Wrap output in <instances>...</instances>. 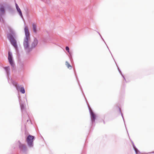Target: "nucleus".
Instances as JSON below:
<instances>
[{
	"mask_svg": "<svg viewBox=\"0 0 154 154\" xmlns=\"http://www.w3.org/2000/svg\"><path fill=\"white\" fill-rule=\"evenodd\" d=\"M132 143L133 144V148L135 151V153L136 154H137L138 153V150L136 148V147L135 146V145H134L133 142H132Z\"/></svg>",
	"mask_w": 154,
	"mask_h": 154,
	"instance_id": "nucleus-13",
	"label": "nucleus"
},
{
	"mask_svg": "<svg viewBox=\"0 0 154 154\" xmlns=\"http://www.w3.org/2000/svg\"><path fill=\"white\" fill-rule=\"evenodd\" d=\"M20 91L22 94H24L25 93V91L23 87H21L20 88Z\"/></svg>",
	"mask_w": 154,
	"mask_h": 154,
	"instance_id": "nucleus-14",
	"label": "nucleus"
},
{
	"mask_svg": "<svg viewBox=\"0 0 154 154\" xmlns=\"http://www.w3.org/2000/svg\"><path fill=\"white\" fill-rule=\"evenodd\" d=\"M15 6H16V7L17 10L18 12L19 13V14L20 15V16L22 18H23V16L22 14V12H21L20 8L19 7L18 5L17 4V3L16 2H15Z\"/></svg>",
	"mask_w": 154,
	"mask_h": 154,
	"instance_id": "nucleus-9",
	"label": "nucleus"
},
{
	"mask_svg": "<svg viewBox=\"0 0 154 154\" xmlns=\"http://www.w3.org/2000/svg\"><path fill=\"white\" fill-rule=\"evenodd\" d=\"M122 117L123 118V115H122Z\"/></svg>",
	"mask_w": 154,
	"mask_h": 154,
	"instance_id": "nucleus-21",
	"label": "nucleus"
},
{
	"mask_svg": "<svg viewBox=\"0 0 154 154\" xmlns=\"http://www.w3.org/2000/svg\"><path fill=\"white\" fill-rule=\"evenodd\" d=\"M19 148L21 151L23 152H25L26 150V147L25 144H22L20 141H19Z\"/></svg>",
	"mask_w": 154,
	"mask_h": 154,
	"instance_id": "nucleus-6",
	"label": "nucleus"
},
{
	"mask_svg": "<svg viewBox=\"0 0 154 154\" xmlns=\"http://www.w3.org/2000/svg\"><path fill=\"white\" fill-rule=\"evenodd\" d=\"M32 27L34 32L36 33H37V30L36 25L34 23H33L32 24Z\"/></svg>",
	"mask_w": 154,
	"mask_h": 154,
	"instance_id": "nucleus-11",
	"label": "nucleus"
},
{
	"mask_svg": "<svg viewBox=\"0 0 154 154\" xmlns=\"http://www.w3.org/2000/svg\"><path fill=\"white\" fill-rule=\"evenodd\" d=\"M66 65L68 68H69L70 67L71 68V69L72 68V66L69 64L67 61H66Z\"/></svg>",
	"mask_w": 154,
	"mask_h": 154,
	"instance_id": "nucleus-15",
	"label": "nucleus"
},
{
	"mask_svg": "<svg viewBox=\"0 0 154 154\" xmlns=\"http://www.w3.org/2000/svg\"><path fill=\"white\" fill-rule=\"evenodd\" d=\"M122 76H123V78H124V79L125 80V79L124 77V76L123 75H122Z\"/></svg>",
	"mask_w": 154,
	"mask_h": 154,
	"instance_id": "nucleus-19",
	"label": "nucleus"
},
{
	"mask_svg": "<svg viewBox=\"0 0 154 154\" xmlns=\"http://www.w3.org/2000/svg\"><path fill=\"white\" fill-rule=\"evenodd\" d=\"M66 49L67 51L69 53V54H70L69 51V47L68 46H66Z\"/></svg>",
	"mask_w": 154,
	"mask_h": 154,
	"instance_id": "nucleus-17",
	"label": "nucleus"
},
{
	"mask_svg": "<svg viewBox=\"0 0 154 154\" xmlns=\"http://www.w3.org/2000/svg\"><path fill=\"white\" fill-rule=\"evenodd\" d=\"M89 111L91 115V121L92 123H93L95 122L96 119V116L90 108L89 109Z\"/></svg>",
	"mask_w": 154,
	"mask_h": 154,
	"instance_id": "nucleus-7",
	"label": "nucleus"
},
{
	"mask_svg": "<svg viewBox=\"0 0 154 154\" xmlns=\"http://www.w3.org/2000/svg\"><path fill=\"white\" fill-rule=\"evenodd\" d=\"M8 60L11 66L13 67H14L15 64L13 60L12 54L10 52H8Z\"/></svg>",
	"mask_w": 154,
	"mask_h": 154,
	"instance_id": "nucleus-5",
	"label": "nucleus"
},
{
	"mask_svg": "<svg viewBox=\"0 0 154 154\" xmlns=\"http://www.w3.org/2000/svg\"><path fill=\"white\" fill-rule=\"evenodd\" d=\"M12 83L13 85L16 87L17 89H18V88L19 87V86L17 85V83L12 80Z\"/></svg>",
	"mask_w": 154,
	"mask_h": 154,
	"instance_id": "nucleus-12",
	"label": "nucleus"
},
{
	"mask_svg": "<svg viewBox=\"0 0 154 154\" xmlns=\"http://www.w3.org/2000/svg\"><path fill=\"white\" fill-rule=\"evenodd\" d=\"M34 138L33 136L30 135H28L26 138V141L28 146L29 147H32L33 146V141Z\"/></svg>",
	"mask_w": 154,
	"mask_h": 154,
	"instance_id": "nucleus-3",
	"label": "nucleus"
},
{
	"mask_svg": "<svg viewBox=\"0 0 154 154\" xmlns=\"http://www.w3.org/2000/svg\"><path fill=\"white\" fill-rule=\"evenodd\" d=\"M20 108H21V111H23L24 110V107L23 104H20Z\"/></svg>",
	"mask_w": 154,
	"mask_h": 154,
	"instance_id": "nucleus-16",
	"label": "nucleus"
},
{
	"mask_svg": "<svg viewBox=\"0 0 154 154\" xmlns=\"http://www.w3.org/2000/svg\"><path fill=\"white\" fill-rule=\"evenodd\" d=\"M7 76L8 77L10 74V68L9 66L5 67H4Z\"/></svg>",
	"mask_w": 154,
	"mask_h": 154,
	"instance_id": "nucleus-10",
	"label": "nucleus"
},
{
	"mask_svg": "<svg viewBox=\"0 0 154 154\" xmlns=\"http://www.w3.org/2000/svg\"><path fill=\"white\" fill-rule=\"evenodd\" d=\"M41 0L42 1H44V0Z\"/></svg>",
	"mask_w": 154,
	"mask_h": 154,
	"instance_id": "nucleus-20",
	"label": "nucleus"
},
{
	"mask_svg": "<svg viewBox=\"0 0 154 154\" xmlns=\"http://www.w3.org/2000/svg\"><path fill=\"white\" fill-rule=\"evenodd\" d=\"M38 43V40L36 38H34L33 41L32 43L31 47H30L29 52L31 51L32 49L35 48L37 45Z\"/></svg>",
	"mask_w": 154,
	"mask_h": 154,
	"instance_id": "nucleus-4",
	"label": "nucleus"
},
{
	"mask_svg": "<svg viewBox=\"0 0 154 154\" xmlns=\"http://www.w3.org/2000/svg\"><path fill=\"white\" fill-rule=\"evenodd\" d=\"M7 37L11 44L14 46L16 49H17L18 47L17 41L15 39L16 35L15 32L11 30L10 32L8 35Z\"/></svg>",
	"mask_w": 154,
	"mask_h": 154,
	"instance_id": "nucleus-2",
	"label": "nucleus"
},
{
	"mask_svg": "<svg viewBox=\"0 0 154 154\" xmlns=\"http://www.w3.org/2000/svg\"><path fill=\"white\" fill-rule=\"evenodd\" d=\"M24 29L25 36L23 42V46L24 49L27 52H29V50L30 48L29 42L30 40V33L27 26H25Z\"/></svg>",
	"mask_w": 154,
	"mask_h": 154,
	"instance_id": "nucleus-1",
	"label": "nucleus"
},
{
	"mask_svg": "<svg viewBox=\"0 0 154 154\" xmlns=\"http://www.w3.org/2000/svg\"><path fill=\"white\" fill-rule=\"evenodd\" d=\"M2 18V16H1V17H0V22L1 21V19Z\"/></svg>",
	"mask_w": 154,
	"mask_h": 154,
	"instance_id": "nucleus-18",
	"label": "nucleus"
},
{
	"mask_svg": "<svg viewBox=\"0 0 154 154\" xmlns=\"http://www.w3.org/2000/svg\"><path fill=\"white\" fill-rule=\"evenodd\" d=\"M5 9L4 6L2 4L0 5V15L2 16L5 14Z\"/></svg>",
	"mask_w": 154,
	"mask_h": 154,
	"instance_id": "nucleus-8",
	"label": "nucleus"
}]
</instances>
